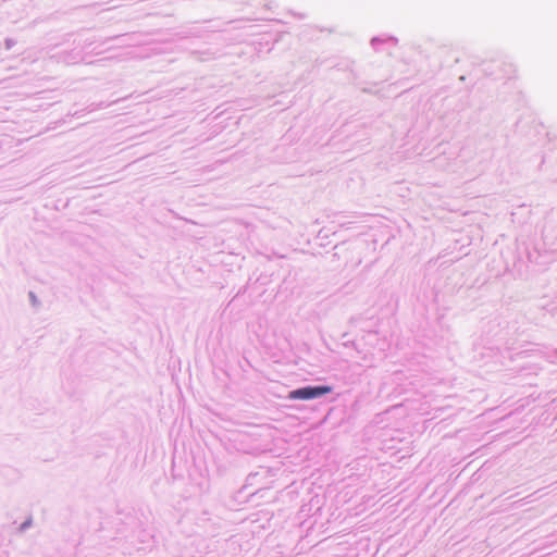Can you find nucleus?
<instances>
[{
	"label": "nucleus",
	"mask_w": 557,
	"mask_h": 557,
	"mask_svg": "<svg viewBox=\"0 0 557 557\" xmlns=\"http://www.w3.org/2000/svg\"><path fill=\"white\" fill-rule=\"evenodd\" d=\"M331 392L330 386H317V387H302L290 392L289 398L292 399H312Z\"/></svg>",
	"instance_id": "nucleus-1"
}]
</instances>
